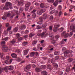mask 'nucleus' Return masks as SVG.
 <instances>
[{
  "mask_svg": "<svg viewBox=\"0 0 75 75\" xmlns=\"http://www.w3.org/2000/svg\"><path fill=\"white\" fill-rule=\"evenodd\" d=\"M8 70L10 71H11V70H13L14 69V67L13 66H6L3 69L1 68H0V74H1V72L3 70H4L5 72H8Z\"/></svg>",
  "mask_w": 75,
  "mask_h": 75,
  "instance_id": "nucleus-1",
  "label": "nucleus"
},
{
  "mask_svg": "<svg viewBox=\"0 0 75 75\" xmlns=\"http://www.w3.org/2000/svg\"><path fill=\"white\" fill-rule=\"evenodd\" d=\"M61 35L62 36H64L65 38H67V37H71L73 35V32L72 31L70 32V34H69L68 33L67 34L66 33V32L64 31L63 32V33H62Z\"/></svg>",
  "mask_w": 75,
  "mask_h": 75,
  "instance_id": "nucleus-2",
  "label": "nucleus"
},
{
  "mask_svg": "<svg viewBox=\"0 0 75 75\" xmlns=\"http://www.w3.org/2000/svg\"><path fill=\"white\" fill-rule=\"evenodd\" d=\"M5 42L4 41H2L1 43V45L2 46V50L4 52H7L8 50V47L6 46H5Z\"/></svg>",
  "mask_w": 75,
  "mask_h": 75,
  "instance_id": "nucleus-3",
  "label": "nucleus"
},
{
  "mask_svg": "<svg viewBox=\"0 0 75 75\" xmlns=\"http://www.w3.org/2000/svg\"><path fill=\"white\" fill-rule=\"evenodd\" d=\"M47 15L46 14H44L43 16V17H40L39 18V20H41V21H39L37 23L38 24H40V25H41L43 23V22H42V19L44 20H45V19H46V18H47Z\"/></svg>",
  "mask_w": 75,
  "mask_h": 75,
  "instance_id": "nucleus-4",
  "label": "nucleus"
},
{
  "mask_svg": "<svg viewBox=\"0 0 75 75\" xmlns=\"http://www.w3.org/2000/svg\"><path fill=\"white\" fill-rule=\"evenodd\" d=\"M62 51H64V57L67 58L68 57V55H67V54H68L70 52L69 51L67 50L66 48L65 47L63 48L62 49Z\"/></svg>",
  "mask_w": 75,
  "mask_h": 75,
  "instance_id": "nucleus-5",
  "label": "nucleus"
},
{
  "mask_svg": "<svg viewBox=\"0 0 75 75\" xmlns=\"http://www.w3.org/2000/svg\"><path fill=\"white\" fill-rule=\"evenodd\" d=\"M9 4V3L6 2V5L4 6V5H2L1 6V9L2 10H4V9L5 10H8V6H7V4Z\"/></svg>",
  "mask_w": 75,
  "mask_h": 75,
  "instance_id": "nucleus-6",
  "label": "nucleus"
},
{
  "mask_svg": "<svg viewBox=\"0 0 75 75\" xmlns=\"http://www.w3.org/2000/svg\"><path fill=\"white\" fill-rule=\"evenodd\" d=\"M49 36L50 37H51V40H52V44H55V40H54V36L53 35L52 33H49Z\"/></svg>",
  "mask_w": 75,
  "mask_h": 75,
  "instance_id": "nucleus-7",
  "label": "nucleus"
},
{
  "mask_svg": "<svg viewBox=\"0 0 75 75\" xmlns=\"http://www.w3.org/2000/svg\"><path fill=\"white\" fill-rule=\"evenodd\" d=\"M30 68H31V65L29 64L26 66L25 68H24V70L26 72H27V71H28V70L30 69Z\"/></svg>",
  "mask_w": 75,
  "mask_h": 75,
  "instance_id": "nucleus-8",
  "label": "nucleus"
},
{
  "mask_svg": "<svg viewBox=\"0 0 75 75\" xmlns=\"http://www.w3.org/2000/svg\"><path fill=\"white\" fill-rule=\"evenodd\" d=\"M6 27H8L7 29V31H9V30H11V26H10L9 25V23H6Z\"/></svg>",
  "mask_w": 75,
  "mask_h": 75,
  "instance_id": "nucleus-9",
  "label": "nucleus"
},
{
  "mask_svg": "<svg viewBox=\"0 0 75 75\" xmlns=\"http://www.w3.org/2000/svg\"><path fill=\"white\" fill-rule=\"evenodd\" d=\"M55 61V59H52L51 62L52 64H55L54 66H55L56 67H58V64H55V63H54Z\"/></svg>",
  "mask_w": 75,
  "mask_h": 75,
  "instance_id": "nucleus-10",
  "label": "nucleus"
},
{
  "mask_svg": "<svg viewBox=\"0 0 75 75\" xmlns=\"http://www.w3.org/2000/svg\"><path fill=\"white\" fill-rule=\"evenodd\" d=\"M41 69L40 67H37L35 69V71L38 72H39L41 71Z\"/></svg>",
  "mask_w": 75,
  "mask_h": 75,
  "instance_id": "nucleus-11",
  "label": "nucleus"
},
{
  "mask_svg": "<svg viewBox=\"0 0 75 75\" xmlns=\"http://www.w3.org/2000/svg\"><path fill=\"white\" fill-rule=\"evenodd\" d=\"M6 16L7 17H10L11 18H13V15H11V14L10 13H7Z\"/></svg>",
  "mask_w": 75,
  "mask_h": 75,
  "instance_id": "nucleus-12",
  "label": "nucleus"
},
{
  "mask_svg": "<svg viewBox=\"0 0 75 75\" xmlns=\"http://www.w3.org/2000/svg\"><path fill=\"white\" fill-rule=\"evenodd\" d=\"M6 3H9V4H8L6 6H8H8H9L10 8V9H12L13 8L12 7V6H11V4L10 3V2H7Z\"/></svg>",
  "mask_w": 75,
  "mask_h": 75,
  "instance_id": "nucleus-13",
  "label": "nucleus"
},
{
  "mask_svg": "<svg viewBox=\"0 0 75 75\" xmlns=\"http://www.w3.org/2000/svg\"><path fill=\"white\" fill-rule=\"evenodd\" d=\"M70 30H73L75 32V26H71L70 27Z\"/></svg>",
  "mask_w": 75,
  "mask_h": 75,
  "instance_id": "nucleus-14",
  "label": "nucleus"
},
{
  "mask_svg": "<svg viewBox=\"0 0 75 75\" xmlns=\"http://www.w3.org/2000/svg\"><path fill=\"white\" fill-rule=\"evenodd\" d=\"M30 5L31 3L30 2H28L25 5V7H28Z\"/></svg>",
  "mask_w": 75,
  "mask_h": 75,
  "instance_id": "nucleus-15",
  "label": "nucleus"
},
{
  "mask_svg": "<svg viewBox=\"0 0 75 75\" xmlns=\"http://www.w3.org/2000/svg\"><path fill=\"white\" fill-rule=\"evenodd\" d=\"M45 33V32H44L42 33L41 34L40 36L42 37H45L46 36V35Z\"/></svg>",
  "mask_w": 75,
  "mask_h": 75,
  "instance_id": "nucleus-16",
  "label": "nucleus"
},
{
  "mask_svg": "<svg viewBox=\"0 0 75 75\" xmlns=\"http://www.w3.org/2000/svg\"><path fill=\"white\" fill-rule=\"evenodd\" d=\"M41 69H46V66L42 65L40 67Z\"/></svg>",
  "mask_w": 75,
  "mask_h": 75,
  "instance_id": "nucleus-17",
  "label": "nucleus"
},
{
  "mask_svg": "<svg viewBox=\"0 0 75 75\" xmlns=\"http://www.w3.org/2000/svg\"><path fill=\"white\" fill-rule=\"evenodd\" d=\"M59 2V1H58V0H56L55 2L53 4L54 6H57L58 5V4Z\"/></svg>",
  "mask_w": 75,
  "mask_h": 75,
  "instance_id": "nucleus-18",
  "label": "nucleus"
},
{
  "mask_svg": "<svg viewBox=\"0 0 75 75\" xmlns=\"http://www.w3.org/2000/svg\"><path fill=\"white\" fill-rule=\"evenodd\" d=\"M12 57L13 58H17V55L14 53H13L11 55Z\"/></svg>",
  "mask_w": 75,
  "mask_h": 75,
  "instance_id": "nucleus-19",
  "label": "nucleus"
},
{
  "mask_svg": "<svg viewBox=\"0 0 75 75\" xmlns=\"http://www.w3.org/2000/svg\"><path fill=\"white\" fill-rule=\"evenodd\" d=\"M25 28V26L24 25H22L20 28V29L21 30H24Z\"/></svg>",
  "mask_w": 75,
  "mask_h": 75,
  "instance_id": "nucleus-20",
  "label": "nucleus"
},
{
  "mask_svg": "<svg viewBox=\"0 0 75 75\" xmlns=\"http://www.w3.org/2000/svg\"><path fill=\"white\" fill-rule=\"evenodd\" d=\"M47 67L48 69H49L50 70H52V67L50 64H48L47 65Z\"/></svg>",
  "mask_w": 75,
  "mask_h": 75,
  "instance_id": "nucleus-21",
  "label": "nucleus"
},
{
  "mask_svg": "<svg viewBox=\"0 0 75 75\" xmlns=\"http://www.w3.org/2000/svg\"><path fill=\"white\" fill-rule=\"evenodd\" d=\"M23 4V1H21L19 2H18V6L20 5L22 6Z\"/></svg>",
  "mask_w": 75,
  "mask_h": 75,
  "instance_id": "nucleus-22",
  "label": "nucleus"
},
{
  "mask_svg": "<svg viewBox=\"0 0 75 75\" xmlns=\"http://www.w3.org/2000/svg\"><path fill=\"white\" fill-rule=\"evenodd\" d=\"M42 74L43 75H47V72L45 71H43L42 72Z\"/></svg>",
  "mask_w": 75,
  "mask_h": 75,
  "instance_id": "nucleus-23",
  "label": "nucleus"
},
{
  "mask_svg": "<svg viewBox=\"0 0 75 75\" xmlns=\"http://www.w3.org/2000/svg\"><path fill=\"white\" fill-rule=\"evenodd\" d=\"M7 17L6 14H4L3 17H2V19H3V20H6Z\"/></svg>",
  "mask_w": 75,
  "mask_h": 75,
  "instance_id": "nucleus-24",
  "label": "nucleus"
},
{
  "mask_svg": "<svg viewBox=\"0 0 75 75\" xmlns=\"http://www.w3.org/2000/svg\"><path fill=\"white\" fill-rule=\"evenodd\" d=\"M16 40L15 39H13L11 41V43L12 44H14L15 42H16Z\"/></svg>",
  "mask_w": 75,
  "mask_h": 75,
  "instance_id": "nucleus-25",
  "label": "nucleus"
},
{
  "mask_svg": "<svg viewBox=\"0 0 75 75\" xmlns=\"http://www.w3.org/2000/svg\"><path fill=\"white\" fill-rule=\"evenodd\" d=\"M55 55H59V52L58 51H56L54 53Z\"/></svg>",
  "mask_w": 75,
  "mask_h": 75,
  "instance_id": "nucleus-26",
  "label": "nucleus"
},
{
  "mask_svg": "<svg viewBox=\"0 0 75 75\" xmlns=\"http://www.w3.org/2000/svg\"><path fill=\"white\" fill-rule=\"evenodd\" d=\"M13 30L14 32L16 33V32H17V31H18V28L15 27L13 29Z\"/></svg>",
  "mask_w": 75,
  "mask_h": 75,
  "instance_id": "nucleus-27",
  "label": "nucleus"
},
{
  "mask_svg": "<svg viewBox=\"0 0 75 75\" xmlns=\"http://www.w3.org/2000/svg\"><path fill=\"white\" fill-rule=\"evenodd\" d=\"M64 28L61 27L59 29V31H60V32H62V31H64Z\"/></svg>",
  "mask_w": 75,
  "mask_h": 75,
  "instance_id": "nucleus-28",
  "label": "nucleus"
},
{
  "mask_svg": "<svg viewBox=\"0 0 75 75\" xmlns=\"http://www.w3.org/2000/svg\"><path fill=\"white\" fill-rule=\"evenodd\" d=\"M59 24H56L54 25V28H58L59 27Z\"/></svg>",
  "mask_w": 75,
  "mask_h": 75,
  "instance_id": "nucleus-29",
  "label": "nucleus"
},
{
  "mask_svg": "<svg viewBox=\"0 0 75 75\" xmlns=\"http://www.w3.org/2000/svg\"><path fill=\"white\" fill-rule=\"evenodd\" d=\"M47 26V23H44L42 25V27H43V28H45V27Z\"/></svg>",
  "mask_w": 75,
  "mask_h": 75,
  "instance_id": "nucleus-30",
  "label": "nucleus"
},
{
  "mask_svg": "<svg viewBox=\"0 0 75 75\" xmlns=\"http://www.w3.org/2000/svg\"><path fill=\"white\" fill-rule=\"evenodd\" d=\"M24 55H27V53H28V50H24Z\"/></svg>",
  "mask_w": 75,
  "mask_h": 75,
  "instance_id": "nucleus-31",
  "label": "nucleus"
},
{
  "mask_svg": "<svg viewBox=\"0 0 75 75\" xmlns=\"http://www.w3.org/2000/svg\"><path fill=\"white\" fill-rule=\"evenodd\" d=\"M40 7H41L42 8H43L44 7V3H42L40 4Z\"/></svg>",
  "mask_w": 75,
  "mask_h": 75,
  "instance_id": "nucleus-32",
  "label": "nucleus"
},
{
  "mask_svg": "<svg viewBox=\"0 0 75 75\" xmlns=\"http://www.w3.org/2000/svg\"><path fill=\"white\" fill-rule=\"evenodd\" d=\"M69 71H70V68L68 67V68H67L66 69V71L67 72H69Z\"/></svg>",
  "mask_w": 75,
  "mask_h": 75,
  "instance_id": "nucleus-33",
  "label": "nucleus"
},
{
  "mask_svg": "<svg viewBox=\"0 0 75 75\" xmlns=\"http://www.w3.org/2000/svg\"><path fill=\"white\" fill-rule=\"evenodd\" d=\"M48 2L49 3H53L54 2V0H47Z\"/></svg>",
  "mask_w": 75,
  "mask_h": 75,
  "instance_id": "nucleus-34",
  "label": "nucleus"
},
{
  "mask_svg": "<svg viewBox=\"0 0 75 75\" xmlns=\"http://www.w3.org/2000/svg\"><path fill=\"white\" fill-rule=\"evenodd\" d=\"M23 40V37H20L18 38V41H21Z\"/></svg>",
  "mask_w": 75,
  "mask_h": 75,
  "instance_id": "nucleus-35",
  "label": "nucleus"
},
{
  "mask_svg": "<svg viewBox=\"0 0 75 75\" xmlns=\"http://www.w3.org/2000/svg\"><path fill=\"white\" fill-rule=\"evenodd\" d=\"M32 17L33 18H35L36 17V14L35 13H33L32 15Z\"/></svg>",
  "mask_w": 75,
  "mask_h": 75,
  "instance_id": "nucleus-36",
  "label": "nucleus"
},
{
  "mask_svg": "<svg viewBox=\"0 0 75 75\" xmlns=\"http://www.w3.org/2000/svg\"><path fill=\"white\" fill-rule=\"evenodd\" d=\"M34 34L33 33H31L29 35V36L30 37H32L33 36H34Z\"/></svg>",
  "mask_w": 75,
  "mask_h": 75,
  "instance_id": "nucleus-37",
  "label": "nucleus"
},
{
  "mask_svg": "<svg viewBox=\"0 0 75 75\" xmlns=\"http://www.w3.org/2000/svg\"><path fill=\"white\" fill-rule=\"evenodd\" d=\"M37 41H34L33 42L32 44L33 45H34L35 44H37Z\"/></svg>",
  "mask_w": 75,
  "mask_h": 75,
  "instance_id": "nucleus-38",
  "label": "nucleus"
},
{
  "mask_svg": "<svg viewBox=\"0 0 75 75\" xmlns=\"http://www.w3.org/2000/svg\"><path fill=\"white\" fill-rule=\"evenodd\" d=\"M34 54H35L34 52H32L30 53V55L31 57H33V56L34 55Z\"/></svg>",
  "mask_w": 75,
  "mask_h": 75,
  "instance_id": "nucleus-39",
  "label": "nucleus"
},
{
  "mask_svg": "<svg viewBox=\"0 0 75 75\" xmlns=\"http://www.w3.org/2000/svg\"><path fill=\"white\" fill-rule=\"evenodd\" d=\"M42 27L41 26L38 25L37 26L36 28L38 30L41 28Z\"/></svg>",
  "mask_w": 75,
  "mask_h": 75,
  "instance_id": "nucleus-40",
  "label": "nucleus"
},
{
  "mask_svg": "<svg viewBox=\"0 0 75 75\" xmlns=\"http://www.w3.org/2000/svg\"><path fill=\"white\" fill-rule=\"evenodd\" d=\"M45 9H42V10H40V12H41V13L42 14V13H44V12H45Z\"/></svg>",
  "mask_w": 75,
  "mask_h": 75,
  "instance_id": "nucleus-41",
  "label": "nucleus"
},
{
  "mask_svg": "<svg viewBox=\"0 0 75 75\" xmlns=\"http://www.w3.org/2000/svg\"><path fill=\"white\" fill-rule=\"evenodd\" d=\"M5 64H10V62H8V61L7 60L5 61Z\"/></svg>",
  "mask_w": 75,
  "mask_h": 75,
  "instance_id": "nucleus-42",
  "label": "nucleus"
},
{
  "mask_svg": "<svg viewBox=\"0 0 75 75\" xmlns=\"http://www.w3.org/2000/svg\"><path fill=\"white\" fill-rule=\"evenodd\" d=\"M23 11V8L22 7H21L19 10V11L20 13H21V12H22Z\"/></svg>",
  "mask_w": 75,
  "mask_h": 75,
  "instance_id": "nucleus-43",
  "label": "nucleus"
},
{
  "mask_svg": "<svg viewBox=\"0 0 75 75\" xmlns=\"http://www.w3.org/2000/svg\"><path fill=\"white\" fill-rule=\"evenodd\" d=\"M2 26L1 25H0V38L1 36V27Z\"/></svg>",
  "mask_w": 75,
  "mask_h": 75,
  "instance_id": "nucleus-44",
  "label": "nucleus"
},
{
  "mask_svg": "<svg viewBox=\"0 0 75 75\" xmlns=\"http://www.w3.org/2000/svg\"><path fill=\"white\" fill-rule=\"evenodd\" d=\"M21 59H20V58H17L16 59V60L18 61V62H20V61H21Z\"/></svg>",
  "mask_w": 75,
  "mask_h": 75,
  "instance_id": "nucleus-45",
  "label": "nucleus"
},
{
  "mask_svg": "<svg viewBox=\"0 0 75 75\" xmlns=\"http://www.w3.org/2000/svg\"><path fill=\"white\" fill-rule=\"evenodd\" d=\"M42 14V13H41L40 11L39 12L38 11L37 12V14H38V15H41Z\"/></svg>",
  "mask_w": 75,
  "mask_h": 75,
  "instance_id": "nucleus-46",
  "label": "nucleus"
},
{
  "mask_svg": "<svg viewBox=\"0 0 75 75\" xmlns=\"http://www.w3.org/2000/svg\"><path fill=\"white\" fill-rule=\"evenodd\" d=\"M23 45H24V46L26 45H27V42H24L23 43Z\"/></svg>",
  "mask_w": 75,
  "mask_h": 75,
  "instance_id": "nucleus-47",
  "label": "nucleus"
},
{
  "mask_svg": "<svg viewBox=\"0 0 75 75\" xmlns=\"http://www.w3.org/2000/svg\"><path fill=\"white\" fill-rule=\"evenodd\" d=\"M8 39V37H6L5 38H4L3 40H4L5 41H7Z\"/></svg>",
  "mask_w": 75,
  "mask_h": 75,
  "instance_id": "nucleus-48",
  "label": "nucleus"
},
{
  "mask_svg": "<svg viewBox=\"0 0 75 75\" xmlns=\"http://www.w3.org/2000/svg\"><path fill=\"white\" fill-rule=\"evenodd\" d=\"M70 8H71V9L74 8L75 9V6H74L71 5L70 6Z\"/></svg>",
  "mask_w": 75,
  "mask_h": 75,
  "instance_id": "nucleus-49",
  "label": "nucleus"
},
{
  "mask_svg": "<svg viewBox=\"0 0 75 75\" xmlns=\"http://www.w3.org/2000/svg\"><path fill=\"white\" fill-rule=\"evenodd\" d=\"M68 61L69 62H71L72 61V58H69L68 59Z\"/></svg>",
  "mask_w": 75,
  "mask_h": 75,
  "instance_id": "nucleus-50",
  "label": "nucleus"
},
{
  "mask_svg": "<svg viewBox=\"0 0 75 75\" xmlns=\"http://www.w3.org/2000/svg\"><path fill=\"white\" fill-rule=\"evenodd\" d=\"M27 73L26 74L27 75H31V73L30 72H29L28 71H26Z\"/></svg>",
  "mask_w": 75,
  "mask_h": 75,
  "instance_id": "nucleus-51",
  "label": "nucleus"
},
{
  "mask_svg": "<svg viewBox=\"0 0 75 75\" xmlns=\"http://www.w3.org/2000/svg\"><path fill=\"white\" fill-rule=\"evenodd\" d=\"M36 11V10L34 9L32 12H31V13H35Z\"/></svg>",
  "mask_w": 75,
  "mask_h": 75,
  "instance_id": "nucleus-52",
  "label": "nucleus"
},
{
  "mask_svg": "<svg viewBox=\"0 0 75 75\" xmlns=\"http://www.w3.org/2000/svg\"><path fill=\"white\" fill-rule=\"evenodd\" d=\"M55 10L52 11L50 13V14H53L54 13H55Z\"/></svg>",
  "mask_w": 75,
  "mask_h": 75,
  "instance_id": "nucleus-53",
  "label": "nucleus"
},
{
  "mask_svg": "<svg viewBox=\"0 0 75 75\" xmlns=\"http://www.w3.org/2000/svg\"><path fill=\"white\" fill-rule=\"evenodd\" d=\"M8 33V32H7V31H5L4 32V34H5V35L7 34Z\"/></svg>",
  "mask_w": 75,
  "mask_h": 75,
  "instance_id": "nucleus-54",
  "label": "nucleus"
},
{
  "mask_svg": "<svg viewBox=\"0 0 75 75\" xmlns=\"http://www.w3.org/2000/svg\"><path fill=\"white\" fill-rule=\"evenodd\" d=\"M58 7L59 10H61V9H62V6H61L59 5Z\"/></svg>",
  "mask_w": 75,
  "mask_h": 75,
  "instance_id": "nucleus-55",
  "label": "nucleus"
},
{
  "mask_svg": "<svg viewBox=\"0 0 75 75\" xmlns=\"http://www.w3.org/2000/svg\"><path fill=\"white\" fill-rule=\"evenodd\" d=\"M52 26H50L49 27V30H50V31H51L52 30Z\"/></svg>",
  "mask_w": 75,
  "mask_h": 75,
  "instance_id": "nucleus-56",
  "label": "nucleus"
},
{
  "mask_svg": "<svg viewBox=\"0 0 75 75\" xmlns=\"http://www.w3.org/2000/svg\"><path fill=\"white\" fill-rule=\"evenodd\" d=\"M3 53L0 54V56L1 57L3 58Z\"/></svg>",
  "mask_w": 75,
  "mask_h": 75,
  "instance_id": "nucleus-57",
  "label": "nucleus"
},
{
  "mask_svg": "<svg viewBox=\"0 0 75 75\" xmlns=\"http://www.w3.org/2000/svg\"><path fill=\"white\" fill-rule=\"evenodd\" d=\"M16 37L18 38L20 37V34L18 33L16 35Z\"/></svg>",
  "mask_w": 75,
  "mask_h": 75,
  "instance_id": "nucleus-58",
  "label": "nucleus"
},
{
  "mask_svg": "<svg viewBox=\"0 0 75 75\" xmlns=\"http://www.w3.org/2000/svg\"><path fill=\"white\" fill-rule=\"evenodd\" d=\"M67 57H72V54H70Z\"/></svg>",
  "mask_w": 75,
  "mask_h": 75,
  "instance_id": "nucleus-59",
  "label": "nucleus"
},
{
  "mask_svg": "<svg viewBox=\"0 0 75 75\" xmlns=\"http://www.w3.org/2000/svg\"><path fill=\"white\" fill-rule=\"evenodd\" d=\"M53 18H54L53 16H52L50 17V19L51 20H53Z\"/></svg>",
  "mask_w": 75,
  "mask_h": 75,
  "instance_id": "nucleus-60",
  "label": "nucleus"
},
{
  "mask_svg": "<svg viewBox=\"0 0 75 75\" xmlns=\"http://www.w3.org/2000/svg\"><path fill=\"white\" fill-rule=\"evenodd\" d=\"M56 38L57 39L59 38V35H56Z\"/></svg>",
  "mask_w": 75,
  "mask_h": 75,
  "instance_id": "nucleus-61",
  "label": "nucleus"
},
{
  "mask_svg": "<svg viewBox=\"0 0 75 75\" xmlns=\"http://www.w3.org/2000/svg\"><path fill=\"white\" fill-rule=\"evenodd\" d=\"M6 59L7 60H9V59H10V57L9 56H7L6 57Z\"/></svg>",
  "mask_w": 75,
  "mask_h": 75,
  "instance_id": "nucleus-62",
  "label": "nucleus"
},
{
  "mask_svg": "<svg viewBox=\"0 0 75 75\" xmlns=\"http://www.w3.org/2000/svg\"><path fill=\"white\" fill-rule=\"evenodd\" d=\"M55 59H56V60H58V59H59V57H58V56H57L56 57Z\"/></svg>",
  "mask_w": 75,
  "mask_h": 75,
  "instance_id": "nucleus-63",
  "label": "nucleus"
},
{
  "mask_svg": "<svg viewBox=\"0 0 75 75\" xmlns=\"http://www.w3.org/2000/svg\"><path fill=\"white\" fill-rule=\"evenodd\" d=\"M25 11H27L28 9V7H25Z\"/></svg>",
  "mask_w": 75,
  "mask_h": 75,
  "instance_id": "nucleus-64",
  "label": "nucleus"
}]
</instances>
